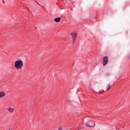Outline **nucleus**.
Masks as SVG:
<instances>
[{"mask_svg": "<svg viewBox=\"0 0 130 130\" xmlns=\"http://www.w3.org/2000/svg\"><path fill=\"white\" fill-rule=\"evenodd\" d=\"M111 87H112V86H110V84H108L106 88H105V89H106V91H109V90H110V88H111Z\"/></svg>", "mask_w": 130, "mask_h": 130, "instance_id": "nucleus-6", "label": "nucleus"}, {"mask_svg": "<svg viewBox=\"0 0 130 130\" xmlns=\"http://www.w3.org/2000/svg\"><path fill=\"white\" fill-rule=\"evenodd\" d=\"M8 111L10 113H13V112H14V108H9L8 109Z\"/></svg>", "mask_w": 130, "mask_h": 130, "instance_id": "nucleus-8", "label": "nucleus"}, {"mask_svg": "<svg viewBox=\"0 0 130 130\" xmlns=\"http://www.w3.org/2000/svg\"><path fill=\"white\" fill-rule=\"evenodd\" d=\"M6 95V93L4 91L0 92V98H3L5 95Z\"/></svg>", "mask_w": 130, "mask_h": 130, "instance_id": "nucleus-7", "label": "nucleus"}, {"mask_svg": "<svg viewBox=\"0 0 130 130\" xmlns=\"http://www.w3.org/2000/svg\"><path fill=\"white\" fill-rule=\"evenodd\" d=\"M61 20V18H60V17H58V18H55L54 19V21L56 23H58L59 22H60Z\"/></svg>", "mask_w": 130, "mask_h": 130, "instance_id": "nucleus-5", "label": "nucleus"}, {"mask_svg": "<svg viewBox=\"0 0 130 130\" xmlns=\"http://www.w3.org/2000/svg\"><path fill=\"white\" fill-rule=\"evenodd\" d=\"M106 76L108 77V76H110V75H109V74L108 73H107L106 74Z\"/></svg>", "mask_w": 130, "mask_h": 130, "instance_id": "nucleus-9", "label": "nucleus"}, {"mask_svg": "<svg viewBox=\"0 0 130 130\" xmlns=\"http://www.w3.org/2000/svg\"><path fill=\"white\" fill-rule=\"evenodd\" d=\"M14 67L16 70H22L24 67V63L22 60H17L15 62Z\"/></svg>", "mask_w": 130, "mask_h": 130, "instance_id": "nucleus-1", "label": "nucleus"}, {"mask_svg": "<svg viewBox=\"0 0 130 130\" xmlns=\"http://www.w3.org/2000/svg\"><path fill=\"white\" fill-rule=\"evenodd\" d=\"M39 6H41V5H40V4H39Z\"/></svg>", "mask_w": 130, "mask_h": 130, "instance_id": "nucleus-10", "label": "nucleus"}, {"mask_svg": "<svg viewBox=\"0 0 130 130\" xmlns=\"http://www.w3.org/2000/svg\"><path fill=\"white\" fill-rule=\"evenodd\" d=\"M108 62V57L107 56H104L103 58V64L104 67H105Z\"/></svg>", "mask_w": 130, "mask_h": 130, "instance_id": "nucleus-2", "label": "nucleus"}, {"mask_svg": "<svg viewBox=\"0 0 130 130\" xmlns=\"http://www.w3.org/2000/svg\"><path fill=\"white\" fill-rule=\"evenodd\" d=\"M71 36L73 39V42L75 43V41H76V38H77V32H73L71 33Z\"/></svg>", "mask_w": 130, "mask_h": 130, "instance_id": "nucleus-3", "label": "nucleus"}, {"mask_svg": "<svg viewBox=\"0 0 130 130\" xmlns=\"http://www.w3.org/2000/svg\"><path fill=\"white\" fill-rule=\"evenodd\" d=\"M95 125V122L93 121H91V124L88 123L87 124V126H88V127H93V126H94Z\"/></svg>", "mask_w": 130, "mask_h": 130, "instance_id": "nucleus-4", "label": "nucleus"}]
</instances>
